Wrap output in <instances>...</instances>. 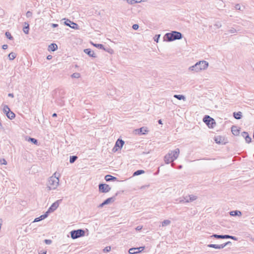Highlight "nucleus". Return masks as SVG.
I'll list each match as a JSON object with an SVG mask.
<instances>
[{"mask_svg":"<svg viewBox=\"0 0 254 254\" xmlns=\"http://www.w3.org/2000/svg\"><path fill=\"white\" fill-rule=\"evenodd\" d=\"M209 65V64L205 61H200L194 65L189 68V70L193 72H199L202 70H206Z\"/></svg>","mask_w":254,"mask_h":254,"instance_id":"nucleus-1","label":"nucleus"},{"mask_svg":"<svg viewBox=\"0 0 254 254\" xmlns=\"http://www.w3.org/2000/svg\"><path fill=\"white\" fill-rule=\"evenodd\" d=\"M180 154V149L176 148L167 153L164 157V161L166 164H169L177 159Z\"/></svg>","mask_w":254,"mask_h":254,"instance_id":"nucleus-2","label":"nucleus"},{"mask_svg":"<svg viewBox=\"0 0 254 254\" xmlns=\"http://www.w3.org/2000/svg\"><path fill=\"white\" fill-rule=\"evenodd\" d=\"M60 175H57V173H55L52 176L49 178L47 184V188L49 190H55L59 184V177Z\"/></svg>","mask_w":254,"mask_h":254,"instance_id":"nucleus-3","label":"nucleus"},{"mask_svg":"<svg viewBox=\"0 0 254 254\" xmlns=\"http://www.w3.org/2000/svg\"><path fill=\"white\" fill-rule=\"evenodd\" d=\"M165 37L167 39L168 41H173L176 40H180L182 38L181 33L177 31H172L170 33H167L165 35Z\"/></svg>","mask_w":254,"mask_h":254,"instance_id":"nucleus-4","label":"nucleus"},{"mask_svg":"<svg viewBox=\"0 0 254 254\" xmlns=\"http://www.w3.org/2000/svg\"><path fill=\"white\" fill-rule=\"evenodd\" d=\"M197 198V196L194 194H189L186 196H184L182 198L179 199L178 203H189L192 202Z\"/></svg>","mask_w":254,"mask_h":254,"instance_id":"nucleus-5","label":"nucleus"},{"mask_svg":"<svg viewBox=\"0 0 254 254\" xmlns=\"http://www.w3.org/2000/svg\"><path fill=\"white\" fill-rule=\"evenodd\" d=\"M71 238L72 239H77L85 235V231L82 229L72 230L70 232Z\"/></svg>","mask_w":254,"mask_h":254,"instance_id":"nucleus-6","label":"nucleus"},{"mask_svg":"<svg viewBox=\"0 0 254 254\" xmlns=\"http://www.w3.org/2000/svg\"><path fill=\"white\" fill-rule=\"evenodd\" d=\"M203 121L209 128H213L214 126L216 125L214 120L208 115H206L204 117Z\"/></svg>","mask_w":254,"mask_h":254,"instance_id":"nucleus-7","label":"nucleus"},{"mask_svg":"<svg viewBox=\"0 0 254 254\" xmlns=\"http://www.w3.org/2000/svg\"><path fill=\"white\" fill-rule=\"evenodd\" d=\"M125 142L122 139H118L116 142L115 145L112 149V151L114 152H117L119 150H121Z\"/></svg>","mask_w":254,"mask_h":254,"instance_id":"nucleus-8","label":"nucleus"},{"mask_svg":"<svg viewBox=\"0 0 254 254\" xmlns=\"http://www.w3.org/2000/svg\"><path fill=\"white\" fill-rule=\"evenodd\" d=\"M110 190V187L106 184H100L99 185V191L100 192L106 193L109 192Z\"/></svg>","mask_w":254,"mask_h":254,"instance_id":"nucleus-9","label":"nucleus"},{"mask_svg":"<svg viewBox=\"0 0 254 254\" xmlns=\"http://www.w3.org/2000/svg\"><path fill=\"white\" fill-rule=\"evenodd\" d=\"M64 19L65 20L64 22L65 25L68 26L69 27L73 29H79V26L76 23L72 21H71L69 19H65V18Z\"/></svg>","mask_w":254,"mask_h":254,"instance_id":"nucleus-10","label":"nucleus"},{"mask_svg":"<svg viewBox=\"0 0 254 254\" xmlns=\"http://www.w3.org/2000/svg\"><path fill=\"white\" fill-rule=\"evenodd\" d=\"M231 243L230 242H227V243L221 245H215V244H209L207 247L209 248H213L216 249H222L226 247L228 244Z\"/></svg>","mask_w":254,"mask_h":254,"instance_id":"nucleus-11","label":"nucleus"},{"mask_svg":"<svg viewBox=\"0 0 254 254\" xmlns=\"http://www.w3.org/2000/svg\"><path fill=\"white\" fill-rule=\"evenodd\" d=\"M61 201V200H58L53 203L52 205L50 207L48 210L47 211L48 212V214L49 212H52L54 211L59 206V202Z\"/></svg>","mask_w":254,"mask_h":254,"instance_id":"nucleus-12","label":"nucleus"},{"mask_svg":"<svg viewBox=\"0 0 254 254\" xmlns=\"http://www.w3.org/2000/svg\"><path fill=\"white\" fill-rule=\"evenodd\" d=\"M214 140L216 143L219 144H225L226 143L225 138L220 135L215 136L214 137Z\"/></svg>","mask_w":254,"mask_h":254,"instance_id":"nucleus-13","label":"nucleus"},{"mask_svg":"<svg viewBox=\"0 0 254 254\" xmlns=\"http://www.w3.org/2000/svg\"><path fill=\"white\" fill-rule=\"evenodd\" d=\"M144 249V247H139V248H130L129 251H128V253L129 254H137V253H138L140 252H141L142 251H143Z\"/></svg>","mask_w":254,"mask_h":254,"instance_id":"nucleus-14","label":"nucleus"},{"mask_svg":"<svg viewBox=\"0 0 254 254\" xmlns=\"http://www.w3.org/2000/svg\"><path fill=\"white\" fill-rule=\"evenodd\" d=\"M84 52L91 57H93V58L96 57V55L94 53V51H92L90 49H84Z\"/></svg>","mask_w":254,"mask_h":254,"instance_id":"nucleus-15","label":"nucleus"},{"mask_svg":"<svg viewBox=\"0 0 254 254\" xmlns=\"http://www.w3.org/2000/svg\"><path fill=\"white\" fill-rule=\"evenodd\" d=\"M48 212H46L44 214L42 215L40 217L35 218L34 219L33 222H39L41 220H42L45 219L46 218H47L48 217Z\"/></svg>","mask_w":254,"mask_h":254,"instance_id":"nucleus-16","label":"nucleus"},{"mask_svg":"<svg viewBox=\"0 0 254 254\" xmlns=\"http://www.w3.org/2000/svg\"><path fill=\"white\" fill-rule=\"evenodd\" d=\"M243 136L245 138V140L247 143H250L251 142L252 138L249 135L248 132H243Z\"/></svg>","mask_w":254,"mask_h":254,"instance_id":"nucleus-17","label":"nucleus"},{"mask_svg":"<svg viewBox=\"0 0 254 254\" xmlns=\"http://www.w3.org/2000/svg\"><path fill=\"white\" fill-rule=\"evenodd\" d=\"M230 215L233 216H241L242 215V212L239 210L232 211L230 212Z\"/></svg>","mask_w":254,"mask_h":254,"instance_id":"nucleus-18","label":"nucleus"},{"mask_svg":"<svg viewBox=\"0 0 254 254\" xmlns=\"http://www.w3.org/2000/svg\"><path fill=\"white\" fill-rule=\"evenodd\" d=\"M58 49V46L57 44L52 43L49 46V51H55Z\"/></svg>","mask_w":254,"mask_h":254,"instance_id":"nucleus-19","label":"nucleus"},{"mask_svg":"<svg viewBox=\"0 0 254 254\" xmlns=\"http://www.w3.org/2000/svg\"><path fill=\"white\" fill-rule=\"evenodd\" d=\"M127 3L132 5L144 1L143 0H126Z\"/></svg>","mask_w":254,"mask_h":254,"instance_id":"nucleus-20","label":"nucleus"},{"mask_svg":"<svg viewBox=\"0 0 254 254\" xmlns=\"http://www.w3.org/2000/svg\"><path fill=\"white\" fill-rule=\"evenodd\" d=\"M233 116L234 117L238 120L241 119L242 117V113L241 112H234L233 113Z\"/></svg>","mask_w":254,"mask_h":254,"instance_id":"nucleus-21","label":"nucleus"},{"mask_svg":"<svg viewBox=\"0 0 254 254\" xmlns=\"http://www.w3.org/2000/svg\"><path fill=\"white\" fill-rule=\"evenodd\" d=\"M24 25L25 26L23 27V31L25 34H27L29 33V25L28 23L26 22L24 23Z\"/></svg>","mask_w":254,"mask_h":254,"instance_id":"nucleus-22","label":"nucleus"},{"mask_svg":"<svg viewBox=\"0 0 254 254\" xmlns=\"http://www.w3.org/2000/svg\"><path fill=\"white\" fill-rule=\"evenodd\" d=\"M111 202V197L108 198L106 200H105L103 202L101 203L99 207H102L104 205L109 204Z\"/></svg>","mask_w":254,"mask_h":254,"instance_id":"nucleus-23","label":"nucleus"},{"mask_svg":"<svg viewBox=\"0 0 254 254\" xmlns=\"http://www.w3.org/2000/svg\"><path fill=\"white\" fill-rule=\"evenodd\" d=\"M6 116L8 119L12 120L15 118V115L13 112L10 111L9 112L7 113Z\"/></svg>","mask_w":254,"mask_h":254,"instance_id":"nucleus-24","label":"nucleus"},{"mask_svg":"<svg viewBox=\"0 0 254 254\" xmlns=\"http://www.w3.org/2000/svg\"><path fill=\"white\" fill-rule=\"evenodd\" d=\"M210 237H214L216 239H226L227 237V235H217V234H213L210 236Z\"/></svg>","mask_w":254,"mask_h":254,"instance_id":"nucleus-25","label":"nucleus"},{"mask_svg":"<svg viewBox=\"0 0 254 254\" xmlns=\"http://www.w3.org/2000/svg\"><path fill=\"white\" fill-rule=\"evenodd\" d=\"M26 140L31 142L35 145H38V140L35 138L29 137L28 139L26 138Z\"/></svg>","mask_w":254,"mask_h":254,"instance_id":"nucleus-26","label":"nucleus"},{"mask_svg":"<svg viewBox=\"0 0 254 254\" xmlns=\"http://www.w3.org/2000/svg\"><path fill=\"white\" fill-rule=\"evenodd\" d=\"M174 97L180 100H183L185 101L186 100L185 96L183 95H175Z\"/></svg>","mask_w":254,"mask_h":254,"instance_id":"nucleus-27","label":"nucleus"},{"mask_svg":"<svg viewBox=\"0 0 254 254\" xmlns=\"http://www.w3.org/2000/svg\"><path fill=\"white\" fill-rule=\"evenodd\" d=\"M171 224V221L169 220H165L162 222V227L169 225Z\"/></svg>","mask_w":254,"mask_h":254,"instance_id":"nucleus-28","label":"nucleus"},{"mask_svg":"<svg viewBox=\"0 0 254 254\" xmlns=\"http://www.w3.org/2000/svg\"><path fill=\"white\" fill-rule=\"evenodd\" d=\"M236 33H237V30L235 28L231 27L228 30L227 34H235Z\"/></svg>","mask_w":254,"mask_h":254,"instance_id":"nucleus-29","label":"nucleus"},{"mask_svg":"<svg viewBox=\"0 0 254 254\" xmlns=\"http://www.w3.org/2000/svg\"><path fill=\"white\" fill-rule=\"evenodd\" d=\"M139 132L143 134H145L146 132H147L148 131L147 128L144 127H142L140 128L139 129Z\"/></svg>","mask_w":254,"mask_h":254,"instance_id":"nucleus-30","label":"nucleus"},{"mask_svg":"<svg viewBox=\"0 0 254 254\" xmlns=\"http://www.w3.org/2000/svg\"><path fill=\"white\" fill-rule=\"evenodd\" d=\"M77 159V156H71L69 159V162L70 163H73Z\"/></svg>","mask_w":254,"mask_h":254,"instance_id":"nucleus-31","label":"nucleus"},{"mask_svg":"<svg viewBox=\"0 0 254 254\" xmlns=\"http://www.w3.org/2000/svg\"><path fill=\"white\" fill-rule=\"evenodd\" d=\"M143 173H144V171L143 170H137V171H135L133 173V176H138L139 175H140V174H143Z\"/></svg>","mask_w":254,"mask_h":254,"instance_id":"nucleus-32","label":"nucleus"},{"mask_svg":"<svg viewBox=\"0 0 254 254\" xmlns=\"http://www.w3.org/2000/svg\"><path fill=\"white\" fill-rule=\"evenodd\" d=\"M10 111L9 108L7 105H4L3 108V112L6 115L7 113Z\"/></svg>","mask_w":254,"mask_h":254,"instance_id":"nucleus-33","label":"nucleus"},{"mask_svg":"<svg viewBox=\"0 0 254 254\" xmlns=\"http://www.w3.org/2000/svg\"><path fill=\"white\" fill-rule=\"evenodd\" d=\"M16 57V54L14 53H10L8 55V58L10 60H14Z\"/></svg>","mask_w":254,"mask_h":254,"instance_id":"nucleus-34","label":"nucleus"},{"mask_svg":"<svg viewBox=\"0 0 254 254\" xmlns=\"http://www.w3.org/2000/svg\"><path fill=\"white\" fill-rule=\"evenodd\" d=\"M92 44L95 46L96 47V48H98V49H104V50H105L104 48V46L102 44Z\"/></svg>","mask_w":254,"mask_h":254,"instance_id":"nucleus-35","label":"nucleus"},{"mask_svg":"<svg viewBox=\"0 0 254 254\" xmlns=\"http://www.w3.org/2000/svg\"><path fill=\"white\" fill-rule=\"evenodd\" d=\"M80 76V74L79 73H78V72H75V73H73L72 75H71V77L72 78H79Z\"/></svg>","mask_w":254,"mask_h":254,"instance_id":"nucleus-36","label":"nucleus"},{"mask_svg":"<svg viewBox=\"0 0 254 254\" xmlns=\"http://www.w3.org/2000/svg\"><path fill=\"white\" fill-rule=\"evenodd\" d=\"M5 36L9 40L13 39V37L11 36V34L9 32H5Z\"/></svg>","mask_w":254,"mask_h":254,"instance_id":"nucleus-37","label":"nucleus"},{"mask_svg":"<svg viewBox=\"0 0 254 254\" xmlns=\"http://www.w3.org/2000/svg\"><path fill=\"white\" fill-rule=\"evenodd\" d=\"M214 26L217 28H220L222 27V24L219 21H217L215 23V24H214Z\"/></svg>","mask_w":254,"mask_h":254,"instance_id":"nucleus-38","label":"nucleus"},{"mask_svg":"<svg viewBox=\"0 0 254 254\" xmlns=\"http://www.w3.org/2000/svg\"><path fill=\"white\" fill-rule=\"evenodd\" d=\"M105 179L106 181L109 182L111 181V175H107L105 176Z\"/></svg>","mask_w":254,"mask_h":254,"instance_id":"nucleus-39","label":"nucleus"},{"mask_svg":"<svg viewBox=\"0 0 254 254\" xmlns=\"http://www.w3.org/2000/svg\"><path fill=\"white\" fill-rule=\"evenodd\" d=\"M111 247L110 246L106 247L104 249H103V251L104 252H109L111 251Z\"/></svg>","mask_w":254,"mask_h":254,"instance_id":"nucleus-40","label":"nucleus"},{"mask_svg":"<svg viewBox=\"0 0 254 254\" xmlns=\"http://www.w3.org/2000/svg\"><path fill=\"white\" fill-rule=\"evenodd\" d=\"M0 163L1 165H6L7 162L4 159H1L0 160Z\"/></svg>","mask_w":254,"mask_h":254,"instance_id":"nucleus-41","label":"nucleus"},{"mask_svg":"<svg viewBox=\"0 0 254 254\" xmlns=\"http://www.w3.org/2000/svg\"><path fill=\"white\" fill-rule=\"evenodd\" d=\"M26 16L28 18L32 17V12L30 11H28L26 13Z\"/></svg>","mask_w":254,"mask_h":254,"instance_id":"nucleus-42","label":"nucleus"},{"mask_svg":"<svg viewBox=\"0 0 254 254\" xmlns=\"http://www.w3.org/2000/svg\"><path fill=\"white\" fill-rule=\"evenodd\" d=\"M160 37V35H156L154 37V41H156L157 43H158Z\"/></svg>","mask_w":254,"mask_h":254,"instance_id":"nucleus-43","label":"nucleus"},{"mask_svg":"<svg viewBox=\"0 0 254 254\" xmlns=\"http://www.w3.org/2000/svg\"><path fill=\"white\" fill-rule=\"evenodd\" d=\"M227 235V237H226V239L229 238V239H231L234 240H237V239L235 237H234V236L227 235Z\"/></svg>","mask_w":254,"mask_h":254,"instance_id":"nucleus-44","label":"nucleus"},{"mask_svg":"<svg viewBox=\"0 0 254 254\" xmlns=\"http://www.w3.org/2000/svg\"><path fill=\"white\" fill-rule=\"evenodd\" d=\"M45 243L47 245H50L52 243V241L51 240L46 239L44 241Z\"/></svg>","mask_w":254,"mask_h":254,"instance_id":"nucleus-45","label":"nucleus"},{"mask_svg":"<svg viewBox=\"0 0 254 254\" xmlns=\"http://www.w3.org/2000/svg\"><path fill=\"white\" fill-rule=\"evenodd\" d=\"M218 4L219 6H225V5H224V2L223 0H219L218 2Z\"/></svg>","mask_w":254,"mask_h":254,"instance_id":"nucleus-46","label":"nucleus"},{"mask_svg":"<svg viewBox=\"0 0 254 254\" xmlns=\"http://www.w3.org/2000/svg\"><path fill=\"white\" fill-rule=\"evenodd\" d=\"M139 28V26L138 24H133L132 25V28L134 29V30H137Z\"/></svg>","mask_w":254,"mask_h":254,"instance_id":"nucleus-47","label":"nucleus"},{"mask_svg":"<svg viewBox=\"0 0 254 254\" xmlns=\"http://www.w3.org/2000/svg\"><path fill=\"white\" fill-rule=\"evenodd\" d=\"M235 8L237 10H241V6L239 4H237L235 6Z\"/></svg>","mask_w":254,"mask_h":254,"instance_id":"nucleus-48","label":"nucleus"},{"mask_svg":"<svg viewBox=\"0 0 254 254\" xmlns=\"http://www.w3.org/2000/svg\"><path fill=\"white\" fill-rule=\"evenodd\" d=\"M234 127H232V132H233V133L234 134H236L238 132V130H234Z\"/></svg>","mask_w":254,"mask_h":254,"instance_id":"nucleus-49","label":"nucleus"},{"mask_svg":"<svg viewBox=\"0 0 254 254\" xmlns=\"http://www.w3.org/2000/svg\"><path fill=\"white\" fill-rule=\"evenodd\" d=\"M142 228V226H138L137 227H136L135 229L137 230V231H139L140 230H141Z\"/></svg>","mask_w":254,"mask_h":254,"instance_id":"nucleus-50","label":"nucleus"},{"mask_svg":"<svg viewBox=\"0 0 254 254\" xmlns=\"http://www.w3.org/2000/svg\"><path fill=\"white\" fill-rule=\"evenodd\" d=\"M51 26L53 28H56L58 26V25L57 24L53 23V24H52Z\"/></svg>","mask_w":254,"mask_h":254,"instance_id":"nucleus-51","label":"nucleus"},{"mask_svg":"<svg viewBox=\"0 0 254 254\" xmlns=\"http://www.w3.org/2000/svg\"><path fill=\"white\" fill-rule=\"evenodd\" d=\"M8 46L7 45H3L2 47V48L4 50L7 49Z\"/></svg>","mask_w":254,"mask_h":254,"instance_id":"nucleus-52","label":"nucleus"},{"mask_svg":"<svg viewBox=\"0 0 254 254\" xmlns=\"http://www.w3.org/2000/svg\"><path fill=\"white\" fill-rule=\"evenodd\" d=\"M8 96L9 97H12V98H13L14 97L13 94H12V93H9L8 94Z\"/></svg>","mask_w":254,"mask_h":254,"instance_id":"nucleus-53","label":"nucleus"},{"mask_svg":"<svg viewBox=\"0 0 254 254\" xmlns=\"http://www.w3.org/2000/svg\"><path fill=\"white\" fill-rule=\"evenodd\" d=\"M52 58V56L51 55H49L47 56V59L48 60H51Z\"/></svg>","mask_w":254,"mask_h":254,"instance_id":"nucleus-54","label":"nucleus"},{"mask_svg":"<svg viewBox=\"0 0 254 254\" xmlns=\"http://www.w3.org/2000/svg\"><path fill=\"white\" fill-rule=\"evenodd\" d=\"M148 187H149V186H148H148H142V187H141V189H145V188H148Z\"/></svg>","mask_w":254,"mask_h":254,"instance_id":"nucleus-55","label":"nucleus"},{"mask_svg":"<svg viewBox=\"0 0 254 254\" xmlns=\"http://www.w3.org/2000/svg\"><path fill=\"white\" fill-rule=\"evenodd\" d=\"M57 116V114L56 113H54L53 115H52V117H56Z\"/></svg>","mask_w":254,"mask_h":254,"instance_id":"nucleus-56","label":"nucleus"},{"mask_svg":"<svg viewBox=\"0 0 254 254\" xmlns=\"http://www.w3.org/2000/svg\"><path fill=\"white\" fill-rule=\"evenodd\" d=\"M3 129L1 123L0 122V129Z\"/></svg>","mask_w":254,"mask_h":254,"instance_id":"nucleus-57","label":"nucleus"},{"mask_svg":"<svg viewBox=\"0 0 254 254\" xmlns=\"http://www.w3.org/2000/svg\"><path fill=\"white\" fill-rule=\"evenodd\" d=\"M158 123H159V124H161V125H162V122L161 120H159L158 121Z\"/></svg>","mask_w":254,"mask_h":254,"instance_id":"nucleus-58","label":"nucleus"},{"mask_svg":"<svg viewBox=\"0 0 254 254\" xmlns=\"http://www.w3.org/2000/svg\"><path fill=\"white\" fill-rule=\"evenodd\" d=\"M116 180V178L115 177L112 176V181H114V180Z\"/></svg>","mask_w":254,"mask_h":254,"instance_id":"nucleus-59","label":"nucleus"},{"mask_svg":"<svg viewBox=\"0 0 254 254\" xmlns=\"http://www.w3.org/2000/svg\"><path fill=\"white\" fill-rule=\"evenodd\" d=\"M182 168V166H181V165H180V166H179V169H181Z\"/></svg>","mask_w":254,"mask_h":254,"instance_id":"nucleus-60","label":"nucleus"},{"mask_svg":"<svg viewBox=\"0 0 254 254\" xmlns=\"http://www.w3.org/2000/svg\"><path fill=\"white\" fill-rule=\"evenodd\" d=\"M174 163H172V166H174Z\"/></svg>","mask_w":254,"mask_h":254,"instance_id":"nucleus-61","label":"nucleus"}]
</instances>
